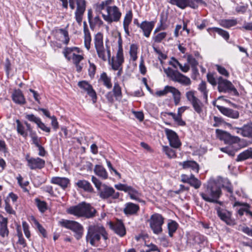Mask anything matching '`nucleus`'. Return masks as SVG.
<instances>
[{
  "mask_svg": "<svg viewBox=\"0 0 252 252\" xmlns=\"http://www.w3.org/2000/svg\"><path fill=\"white\" fill-rule=\"evenodd\" d=\"M66 212L69 214L86 219L93 218L97 213L94 207L85 202H82L77 205L69 207L67 209Z\"/></svg>",
  "mask_w": 252,
  "mask_h": 252,
  "instance_id": "f257e3e1",
  "label": "nucleus"
},
{
  "mask_svg": "<svg viewBox=\"0 0 252 252\" xmlns=\"http://www.w3.org/2000/svg\"><path fill=\"white\" fill-rule=\"evenodd\" d=\"M101 236L104 240L108 239V233L102 225H91L88 227L86 239L92 246H95V242L100 241Z\"/></svg>",
  "mask_w": 252,
  "mask_h": 252,
  "instance_id": "f03ea898",
  "label": "nucleus"
},
{
  "mask_svg": "<svg viewBox=\"0 0 252 252\" xmlns=\"http://www.w3.org/2000/svg\"><path fill=\"white\" fill-rule=\"evenodd\" d=\"M221 194L220 188L217 183L213 182L209 183L205 192L200 193L202 198L207 202H217V199L219 198Z\"/></svg>",
  "mask_w": 252,
  "mask_h": 252,
  "instance_id": "7ed1b4c3",
  "label": "nucleus"
},
{
  "mask_svg": "<svg viewBox=\"0 0 252 252\" xmlns=\"http://www.w3.org/2000/svg\"><path fill=\"white\" fill-rule=\"evenodd\" d=\"M60 224L66 228L70 229L74 233V237L77 240L80 239L83 235L84 227L79 222L67 220H62L59 221Z\"/></svg>",
  "mask_w": 252,
  "mask_h": 252,
  "instance_id": "20e7f679",
  "label": "nucleus"
},
{
  "mask_svg": "<svg viewBox=\"0 0 252 252\" xmlns=\"http://www.w3.org/2000/svg\"><path fill=\"white\" fill-rule=\"evenodd\" d=\"M164 72L167 76L172 81L179 82L184 85H189L191 81L189 78L181 73L178 70H175L168 67L167 68H164Z\"/></svg>",
  "mask_w": 252,
  "mask_h": 252,
  "instance_id": "39448f33",
  "label": "nucleus"
},
{
  "mask_svg": "<svg viewBox=\"0 0 252 252\" xmlns=\"http://www.w3.org/2000/svg\"><path fill=\"white\" fill-rule=\"evenodd\" d=\"M218 89L219 92L230 93L235 96L239 95V93L232 83L222 77L218 79Z\"/></svg>",
  "mask_w": 252,
  "mask_h": 252,
  "instance_id": "423d86ee",
  "label": "nucleus"
},
{
  "mask_svg": "<svg viewBox=\"0 0 252 252\" xmlns=\"http://www.w3.org/2000/svg\"><path fill=\"white\" fill-rule=\"evenodd\" d=\"M150 228L155 234H158L162 231V225L164 223V218L159 214L152 215L148 220Z\"/></svg>",
  "mask_w": 252,
  "mask_h": 252,
  "instance_id": "0eeeda50",
  "label": "nucleus"
},
{
  "mask_svg": "<svg viewBox=\"0 0 252 252\" xmlns=\"http://www.w3.org/2000/svg\"><path fill=\"white\" fill-rule=\"evenodd\" d=\"M98 194L102 199L106 200L109 198L117 199L119 198L120 193L115 191V189L111 187L108 186L104 184L101 186L98 190Z\"/></svg>",
  "mask_w": 252,
  "mask_h": 252,
  "instance_id": "6e6552de",
  "label": "nucleus"
},
{
  "mask_svg": "<svg viewBox=\"0 0 252 252\" xmlns=\"http://www.w3.org/2000/svg\"><path fill=\"white\" fill-rule=\"evenodd\" d=\"M168 1L171 4L175 5L182 9L187 7L196 9L198 7L199 3L206 4L203 0H168Z\"/></svg>",
  "mask_w": 252,
  "mask_h": 252,
  "instance_id": "1a4fd4ad",
  "label": "nucleus"
},
{
  "mask_svg": "<svg viewBox=\"0 0 252 252\" xmlns=\"http://www.w3.org/2000/svg\"><path fill=\"white\" fill-rule=\"evenodd\" d=\"M106 10L107 14H102V17L105 21L109 23H111L113 22H118L120 20L122 13L118 7L108 6L107 7Z\"/></svg>",
  "mask_w": 252,
  "mask_h": 252,
  "instance_id": "9d476101",
  "label": "nucleus"
},
{
  "mask_svg": "<svg viewBox=\"0 0 252 252\" xmlns=\"http://www.w3.org/2000/svg\"><path fill=\"white\" fill-rule=\"evenodd\" d=\"M218 137L221 140H223L225 143L232 144L240 142V139L238 136L231 135L229 133L219 129L216 130Z\"/></svg>",
  "mask_w": 252,
  "mask_h": 252,
  "instance_id": "9b49d317",
  "label": "nucleus"
},
{
  "mask_svg": "<svg viewBox=\"0 0 252 252\" xmlns=\"http://www.w3.org/2000/svg\"><path fill=\"white\" fill-rule=\"evenodd\" d=\"M26 159L27 161V165L32 170L36 169H42L45 166V161L44 159L39 158L31 157L30 155H27Z\"/></svg>",
  "mask_w": 252,
  "mask_h": 252,
  "instance_id": "f8f14e48",
  "label": "nucleus"
},
{
  "mask_svg": "<svg viewBox=\"0 0 252 252\" xmlns=\"http://www.w3.org/2000/svg\"><path fill=\"white\" fill-rule=\"evenodd\" d=\"M164 130L169 141L170 146L171 147L176 149L180 147L182 144L177 134L174 131L168 128H165Z\"/></svg>",
  "mask_w": 252,
  "mask_h": 252,
  "instance_id": "ddd939ff",
  "label": "nucleus"
},
{
  "mask_svg": "<svg viewBox=\"0 0 252 252\" xmlns=\"http://www.w3.org/2000/svg\"><path fill=\"white\" fill-rule=\"evenodd\" d=\"M217 215L221 220L224 221L227 225L234 224V221L231 219L232 214L230 212L221 208L220 207L216 208Z\"/></svg>",
  "mask_w": 252,
  "mask_h": 252,
  "instance_id": "4468645a",
  "label": "nucleus"
},
{
  "mask_svg": "<svg viewBox=\"0 0 252 252\" xmlns=\"http://www.w3.org/2000/svg\"><path fill=\"white\" fill-rule=\"evenodd\" d=\"M77 9L75 12V19L77 23L81 25L82 21V16L86 9L85 0H77Z\"/></svg>",
  "mask_w": 252,
  "mask_h": 252,
  "instance_id": "2eb2a0df",
  "label": "nucleus"
},
{
  "mask_svg": "<svg viewBox=\"0 0 252 252\" xmlns=\"http://www.w3.org/2000/svg\"><path fill=\"white\" fill-rule=\"evenodd\" d=\"M110 227L120 237H124L126 234V228L121 220H117L115 223L110 222Z\"/></svg>",
  "mask_w": 252,
  "mask_h": 252,
  "instance_id": "dca6fc26",
  "label": "nucleus"
},
{
  "mask_svg": "<svg viewBox=\"0 0 252 252\" xmlns=\"http://www.w3.org/2000/svg\"><path fill=\"white\" fill-rule=\"evenodd\" d=\"M78 86L87 92L88 95L92 97L93 102L96 101L97 96L95 91L92 86L86 81H80L78 83Z\"/></svg>",
  "mask_w": 252,
  "mask_h": 252,
  "instance_id": "f3484780",
  "label": "nucleus"
},
{
  "mask_svg": "<svg viewBox=\"0 0 252 252\" xmlns=\"http://www.w3.org/2000/svg\"><path fill=\"white\" fill-rule=\"evenodd\" d=\"M109 63L111 65L112 68L114 70H117L120 67H122V64L124 62V58L123 54L117 53L116 59L112 57L111 61L109 60Z\"/></svg>",
  "mask_w": 252,
  "mask_h": 252,
  "instance_id": "a211bd4d",
  "label": "nucleus"
},
{
  "mask_svg": "<svg viewBox=\"0 0 252 252\" xmlns=\"http://www.w3.org/2000/svg\"><path fill=\"white\" fill-rule=\"evenodd\" d=\"M139 210L138 205L132 202H128L125 204L123 211L126 216H129L136 215Z\"/></svg>",
  "mask_w": 252,
  "mask_h": 252,
  "instance_id": "6ab92c4d",
  "label": "nucleus"
},
{
  "mask_svg": "<svg viewBox=\"0 0 252 252\" xmlns=\"http://www.w3.org/2000/svg\"><path fill=\"white\" fill-rule=\"evenodd\" d=\"M139 26V28L143 32L144 35L146 37H149L155 26V22L144 21Z\"/></svg>",
  "mask_w": 252,
  "mask_h": 252,
  "instance_id": "aec40b11",
  "label": "nucleus"
},
{
  "mask_svg": "<svg viewBox=\"0 0 252 252\" xmlns=\"http://www.w3.org/2000/svg\"><path fill=\"white\" fill-rule=\"evenodd\" d=\"M217 108L223 115L228 117L232 119H237L239 117V113L236 110L221 106H217Z\"/></svg>",
  "mask_w": 252,
  "mask_h": 252,
  "instance_id": "412c9836",
  "label": "nucleus"
},
{
  "mask_svg": "<svg viewBox=\"0 0 252 252\" xmlns=\"http://www.w3.org/2000/svg\"><path fill=\"white\" fill-rule=\"evenodd\" d=\"M179 165L182 166L183 169L190 168L195 172L198 173L199 170V164L194 160H187L179 162Z\"/></svg>",
  "mask_w": 252,
  "mask_h": 252,
  "instance_id": "4be33fe9",
  "label": "nucleus"
},
{
  "mask_svg": "<svg viewBox=\"0 0 252 252\" xmlns=\"http://www.w3.org/2000/svg\"><path fill=\"white\" fill-rule=\"evenodd\" d=\"M13 101L18 104L23 105L26 103V100L22 91L18 89L15 90L12 95Z\"/></svg>",
  "mask_w": 252,
  "mask_h": 252,
  "instance_id": "5701e85b",
  "label": "nucleus"
},
{
  "mask_svg": "<svg viewBox=\"0 0 252 252\" xmlns=\"http://www.w3.org/2000/svg\"><path fill=\"white\" fill-rule=\"evenodd\" d=\"M51 182L52 184L58 185L63 189H65L67 188L69 180L68 178L65 177H54L51 179Z\"/></svg>",
  "mask_w": 252,
  "mask_h": 252,
  "instance_id": "b1692460",
  "label": "nucleus"
},
{
  "mask_svg": "<svg viewBox=\"0 0 252 252\" xmlns=\"http://www.w3.org/2000/svg\"><path fill=\"white\" fill-rule=\"evenodd\" d=\"M75 185L79 188L83 189L84 190L88 192H93V188L91 184L85 180H79L75 183Z\"/></svg>",
  "mask_w": 252,
  "mask_h": 252,
  "instance_id": "393cba45",
  "label": "nucleus"
},
{
  "mask_svg": "<svg viewBox=\"0 0 252 252\" xmlns=\"http://www.w3.org/2000/svg\"><path fill=\"white\" fill-rule=\"evenodd\" d=\"M248 158H252V149L250 148L240 153L236 159V161H241L247 159Z\"/></svg>",
  "mask_w": 252,
  "mask_h": 252,
  "instance_id": "a878e982",
  "label": "nucleus"
},
{
  "mask_svg": "<svg viewBox=\"0 0 252 252\" xmlns=\"http://www.w3.org/2000/svg\"><path fill=\"white\" fill-rule=\"evenodd\" d=\"M8 234L7 228V219L2 218V220L0 222V235L4 237Z\"/></svg>",
  "mask_w": 252,
  "mask_h": 252,
  "instance_id": "bb28decb",
  "label": "nucleus"
},
{
  "mask_svg": "<svg viewBox=\"0 0 252 252\" xmlns=\"http://www.w3.org/2000/svg\"><path fill=\"white\" fill-rule=\"evenodd\" d=\"M238 128L241 130V134L243 136L252 137V123Z\"/></svg>",
  "mask_w": 252,
  "mask_h": 252,
  "instance_id": "cd10ccee",
  "label": "nucleus"
},
{
  "mask_svg": "<svg viewBox=\"0 0 252 252\" xmlns=\"http://www.w3.org/2000/svg\"><path fill=\"white\" fill-rule=\"evenodd\" d=\"M126 192L128 193L131 199L135 200L138 202L141 201L140 198V193L132 187L129 186Z\"/></svg>",
  "mask_w": 252,
  "mask_h": 252,
  "instance_id": "c85d7f7f",
  "label": "nucleus"
},
{
  "mask_svg": "<svg viewBox=\"0 0 252 252\" xmlns=\"http://www.w3.org/2000/svg\"><path fill=\"white\" fill-rule=\"evenodd\" d=\"M94 172L97 176L100 177L103 179H106L108 177V174L106 170L101 165H95L94 169Z\"/></svg>",
  "mask_w": 252,
  "mask_h": 252,
  "instance_id": "c756f323",
  "label": "nucleus"
},
{
  "mask_svg": "<svg viewBox=\"0 0 252 252\" xmlns=\"http://www.w3.org/2000/svg\"><path fill=\"white\" fill-rule=\"evenodd\" d=\"M237 24V22L235 19H222L220 21L221 26L227 29L235 26Z\"/></svg>",
  "mask_w": 252,
  "mask_h": 252,
  "instance_id": "7c9ffc66",
  "label": "nucleus"
},
{
  "mask_svg": "<svg viewBox=\"0 0 252 252\" xmlns=\"http://www.w3.org/2000/svg\"><path fill=\"white\" fill-rule=\"evenodd\" d=\"M100 80H101L103 85L108 89H110L112 87V84L111 81V78L109 77L105 72H103L101 74L100 77Z\"/></svg>",
  "mask_w": 252,
  "mask_h": 252,
  "instance_id": "2f4dec72",
  "label": "nucleus"
},
{
  "mask_svg": "<svg viewBox=\"0 0 252 252\" xmlns=\"http://www.w3.org/2000/svg\"><path fill=\"white\" fill-rule=\"evenodd\" d=\"M17 124V132L24 137H27L28 136V132L25 129V126L20 122V120H17L16 121Z\"/></svg>",
  "mask_w": 252,
  "mask_h": 252,
  "instance_id": "473e14b6",
  "label": "nucleus"
},
{
  "mask_svg": "<svg viewBox=\"0 0 252 252\" xmlns=\"http://www.w3.org/2000/svg\"><path fill=\"white\" fill-rule=\"evenodd\" d=\"M190 103L191 104L194 110L197 113L200 114L202 113L203 111L202 107L203 104L198 98H197L196 100L192 101Z\"/></svg>",
  "mask_w": 252,
  "mask_h": 252,
  "instance_id": "72a5a7b5",
  "label": "nucleus"
},
{
  "mask_svg": "<svg viewBox=\"0 0 252 252\" xmlns=\"http://www.w3.org/2000/svg\"><path fill=\"white\" fill-rule=\"evenodd\" d=\"M198 90L200 91L203 95V98L205 100V102H207L208 100V90H207L206 83L205 81H202L198 87Z\"/></svg>",
  "mask_w": 252,
  "mask_h": 252,
  "instance_id": "f704fd0d",
  "label": "nucleus"
},
{
  "mask_svg": "<svg viewBox=\"0 0 252 252\" xmlns=\"http://www.w3.org/2000/svg\"><path fill=\"white\" fill-rule=\"evenodd\" d=\"M94 41L95 49L104 47L103 42V36L101 33L98 32L95 35Z\"/></svg>",
  "mask_w": 252,
  "mask_h": 252,
  "instance_id": "c9c22d12",
  "label": "nucleus"
},
{
  "mask_svg": "<svg viewBox=\"0 0 252 252\" xmlns=\"http://www.w3.org/2000/svg\"><path fill=\"white\" fill-rule=\"evenodd\" d=\"M112 92L114 94V96L116 98V99L122 97V89L118 82H116L114 83Z\"/></svg>",
  "mask_w": 252,
  "mask_h": 252,
  "instance_id": "e433bc0d",
  "label": "nucleus"
},
{
  "mask_svg": "<svg viewBox=\"0 0 252 252\" xmlns=\"http://www.w3.org/2000/svg\"><path fill=\"white\" fill-rule=\"evenodd\" d=\"M188 184L194 187L195 189L199 188L201 185V182L192 174H191L190 176V180Z\"/></svg>",
  "mask_w": 252,
  "mask_h": 252,
  "instance_id": "4c0bfd02",
  "label": "nucleus"
},
{
  "mask_svg": "<svg viewBox=\"0 0 252 252\" xmlns=\"http://www.w3.org/2000/svg\"><path fill=\"white\" fill-rule=\"evenodd\" d=\"M174 87L169 86H166L163 90L158 91L156 92V94L158 96H162L167 94L168 93L172 92Z\"/></svg>",
  "mask_w": 252,
  "mask_h": 252,
  "instance_id": "58836bf2",
  "label": "nucleus"
},
{
  "mask_svg": "<svg viewBox=\"0 0 252 252\" xmlns=\"http://www.w3.org/2000/svg\"><path fill=\"white\" fill-rule=\"evenodd\" d=\"M168 234L170 237H172L173 233L176 231L178 224L175 221L172 220L168 223Z\"/></svg>",
  "mask_w": 252,
  "mask_h": 252,
  "instance_id": "ea45409f",
  "label": "nucleus"
},
{
  "mask_svg": "<svg viewBox=\"0 0 252 252\" xmlns=\"http://www.w3.org/2000/svg\"><path fill=\"white\" fill-rule=\"evenodd\" d=\"M162 150L165 154L170 158L176 157V154L175 150L167 146H163Z\"/></svg>",
  "mask_w": 252,
  "mask_h": 252,
  "instance_id": "a19ab883",
  "label": "nucleus"
},
{
  "mask_svg": "<svg viewBox=\"0 0 252 252\" xmlns=\"http://www.w3.org/2000/svg\"><path fill=\"white\" fill-rule=\"evenodd\" d=\"M30 136L31 137L32 141V143L35 145V147H38L41 145V138L39 137L35 132H31L30 134Z\"/></svg>",
  "mask_w": 252,
  "mask_h": 252,
  "instance_id": "79ce46f5",
  "label": "nucleus"
},
{
  "mask_svg": "<svg viewBox=\"0 0 252 252\" xmlns=\"http://www.w3.org/2000/svg\"><path fill=\"white\" fill-rule=\"evenodd\" d=\"M132 12L131 10H129L125 15L123 21V26H129L132 19Z\"/></svg>",
  "mask_w": 252,
  "mask_h": 252,
  "instance_id": "37998d69",
  "label": "nucleus"
},
{
  "mask_svg": "<svg viewBox=\"0 0 252 252\" xmlns=\"http://www.w3.org/2000/svg\"><path fill=\"white\" fill-rule=\"evenodd\" d=\"M137 46L136 44H132L130 45L129 54L133 61H135L137 59Z\"/></svg>",
  "mask_w": 252,
  "mask_h": 252,
  "instance_id": "c03bdc74",
  "label": "nucleus"
},
{
  "mask_svg": "<svg viewBox=\"0 0 252 252\" xmlns=\"http://www.w3.org/2000/svg\"><path fill=\"white\" fill-rule=\"evenodd\" d=\"M213 30L214 31L217 32L221 36L226 40H227L229 39V34L227 31L216 27L213 28Z\"/></svg>",
  "mask_w": 252,
  "mask_h": 252,
  "instance_id": "a18cd8bd",
  "label": "nucleus"
},
{
  "mask_svg": "<svg viewBox=\"0 0 252 252\" xmlns=\"http://www.w3.org/2000/svg\"><path fill=\"white\" fill-rule=\"evenodd\" d=\"M35 202L39 210L41 212L44 213L47 209V204L45 201H41L40 199L36 198Z\"/></svg>",
  "mask_w": 252,
  "mask_h": 252,
  "instance_id": "49530a36",
  "label": "nucleus"
},
{
  "mask_svg": "<svg viewBox=\"0 0 252 252\" xmlns=\"http://www.w3.org/2000/svg\"><path fill=\"white\" fill-rule=\"evenodd\" d=\"M25 118L30 122L34 123L36 125L41 121L40 118L35 116L33 114H26Z\"/></svg>",
  "mask_w": 252,
  "mask_h": 252,
  "instance_id": "de8ad7c7",
  "label": "nucleus"
},
{
  "mask_svg": "<svg viewBox=\"0 0 252 252\" xmlns=\"http://www.w3.org/2000/svg\"><path fill=\"white\" fill-rule=\"evenodd\" d=\"M171 93L173 95V98L175 105H178L180 101L181 93L178 90L174 88V89H173Z\"/></svg>",
  "mask_w": 252,
  "mask_h": 252,
  "instance_id": "09e8293b",
  "label": "nucleus"
},
{
  "mask_svg": "<svg viewBox=\"0 0 252 252\" xmlns=\"http://www.w3.org/2000/svg\"><path fill=\"white\" fill-rule=\"evenodd\" d=\"M92 41V38L90 32L84 33V44L85 47L88 50L90 49V44Z\"/></svg>",
  "mask_w": 252,
  "mask_h": 252,
  "instance_id": "8fccbe9b",
  "label": "nucleus"
},
{
  "mask_svg": "<svg viewBox=\"0 0 252 252\" xmlns=\"http://www.w3.org/2000/svg\"><path fill=\"white\" fill-rule=\"evenodd\" d=\"M220 150L224 153H227L231 157H234L236 152L235 150L232 149V147L231 146L224 148H221Z\"/></svg>",
  "mask_w": 252,
  "mask_h": 252,
  "instance_id": "3c124183",
  "label": "nucleus"
},
{
  "mask_svg": "<svg viewBox=\"0 0 252 252\" xmlns=\"http://www.w3.org/2000/svg\"><path fill=\"white\" fill-rule=\"evenodd\" d=\"M167 33L165 32H162L157 34L153 37V40L155 42H160L166 36Z\"/></svg>",
  "mask_w": 252,
  "mask_h": 252,
  "instance_id": "603ef678",
  "label": "nucleus"
},
{
  "mask_svg": "<svg viewBox=\"0 0 252 252\" xmlns=\"http://www.w3.org/2000/svg\"><path fill=\"white\" fill-rule=\"evenodd\" d=\"M187 61L188 63L190 64L191 67H197L198 64V62L195 60V59L190 55L188 56Z\"/></svg>",
  "mask_w": 252,
  "mask_h": 252,
  "instance_id": "864d4df0",
  "label": "nucleus"
},
{
  "mask_svg": "<svg viewBox=\"0 0 252 252\" xmlns=\"http://www.w3.org/2000/svg\"><path fill=\"white\" fill-rule=\"evenodd\" d=\"M216 69L218 71L221 75H224L225 77L229 76V73L226 69L223 66L217 64L216 65Z\"/></svg>",
  "mask_w": 252,
  "mask_h": 252,
  "instance_id": "5fc2aeb1",
  "label": "nucleus"
},
{
  "mask_svg": "<svg viewBox=\"0 0 252 252\" xmlns=\"http://www.w3.org/2000/svg\"><path fill=\"white\" fill-rule=\"evenodd\" d=\"M91 23L93 25V27L92 28H90L92 30H93L96 25L101 26L103 24L102 21L100 19L98 16H95L93 21L92 20Z\"/></svg>",
  "mask_w": 252,
  "mask_h": 252,
  "instance_id": "6e6d98bb",
  "label": "nucleus"
},
{
  "mask_svg": "<svg viewBox=\"0 0 252 252\" xmlns=\"http://www.w3.org/2000/svg\"><path fill=\"white\" fill-rule=\"evenodd\" d=\"M97 54L99 58L105 61L106 58L105 55V50L104 47L96 49Z\"/></svg>",
  "mask_w": 252,
  "mask_h": 252,
  "instance_id": "4d7b16f0",
  "label": "nucleus"
},
{
  "mask_svg": "<svg viewBox=\"0 0 252 252\" xmlns=\"http://www.w3.org/2000/svg\"><path fill=\"white\" fill-rule=\"evenodd\" d=\"M89 63L90 64L89 68L88 69L89 74V76L92 78L94 77L95 74L96 66L93 63H91L90 61H89Z\"/></svg>",
  "mask_w": 252,
  "mask_h": 252,
  "instance_id": "13d9d810",
  "label": "nucleus"
},
{
  "mask_svg": "<svg viewBox=\"0 0 252 252\" xmlns=\"http://www.w3.org/2000/svg\"><path fill=\"white\" fill-rule=\"evenodd\" d=\"M60 32L63 34L64 37V41H63V43L67 45L68 44L69 41V37L68 36V32L64 29H61L59 30Z\"/></svg>",
  "mask_w": 252,
  "mask_h": 252,
  "instance_id": "bf43d9fd",
  "label": "nucleus"
},
{
  "mask_svg": "<svg viewBox=\"0 0 252 252\" xmlns=\"http://www.w3.org/2000/svg\"><path fill=\"white\" fill-rule=\"evenodd\" d=\"M186 96L188 101L190 103L196 100L197 98L195 96L193 91L187 92L186 94Z\"/></svg>",
  "mask_w": 252,
  "mask_h": 252,
  "instance_id": "052dcab7",
  "label": "nucleus"
},
{
  "mask_svg": "<svg viewBox=\"0 0 252 252\" xmlns=\"http://www.w3.org/2000/svg\"><path fill=\"white\" fill-rule=\"evenodd\" d=\"M213 119L215 121V123L213 125L214 127L220 126L224 123L223 119L221 117L214 116Z\"/></svg>",
  "mask_w": 252,
  "mask_h": 252,
  "instance_id": "680f3d73",
  "label": "nucleus"
},
{
  "mask_svg": "<svg viewBox=\"0 0 252 252\" xmlns=\"http://www.w3.org/2000/svg\"><path fill=\"white\" fill-rule=\"evenodd\" d=\"M22 226L26 237L27 238H29L30 237L31 234L29 229L28 224L26 221H23L22 222Z\"/></svg>",
  "mask_w": 252,
  "mask_h": 252,
  "instance_id": "e2e57ef3",
  "label": "nucleus"
},
{
  "mask_svg": "<svg viewBox=\"0 0 252 252\" xmlns=\"http://www.w3.org/2000/svg\"><path fill=\"white\" fill-rule=\"evenodd\" d=\"M37 127L39 128H40L43 131H45L47 133H50L51 129L49 127L47 126L44 123H43L41 120L40 121V122L37 124Z\"/></svg>",
  "mask_w": 252,
  "mask_h": 252,
  "instance_id": "0e129e2a",
  "label": "nucleus"
},
{
  "mask_svg": "<svg viewBox=\"0 0 252 252\" xmlns=\"http://www.w3.org/2000/svg\"><path fill=\"white\" fill-rule=\"evenodd\" d=\"M148 249L145 250V252H160L158 247L153 244L147 245Z\"/></svg>",
  "mask_w": 252,
  "mask_h": 252,
  "instance_id": "69168bd1",
  "label": "nucleus"
},
{
  "mask_svg": "<svg viewBox=\"0 0 252 252\" xmlns=\"http://www.w3.org/2000/svg\"><path fill=\"white\" fill-rule=\"evenodd\" d=\"M83 59V57L80 55L73 54L72 60L74 64H79L80 62Z\"/></svg>",
  "mask_w": 252,
  "mask_h": 252,
  "instance_id": "338daca9",
  "label": "nucleus"
},
{
  "mask_svg": "<svg viewBox=\"0 0 252 252\" xmlns=\"http://www.w3.org/2000/svg\"><path fill=\"white\" fill-rule=\"evenodd\" d=\"M207 78L208 81L213 86H215L218 83V82L212 74L208 73L207 75Z\"/></svg>",
  "mask_w": 252,
  "mask_h": 252,
  "instance_id": "774afa93",
  "label": "nucleus"
}]
</instances>
